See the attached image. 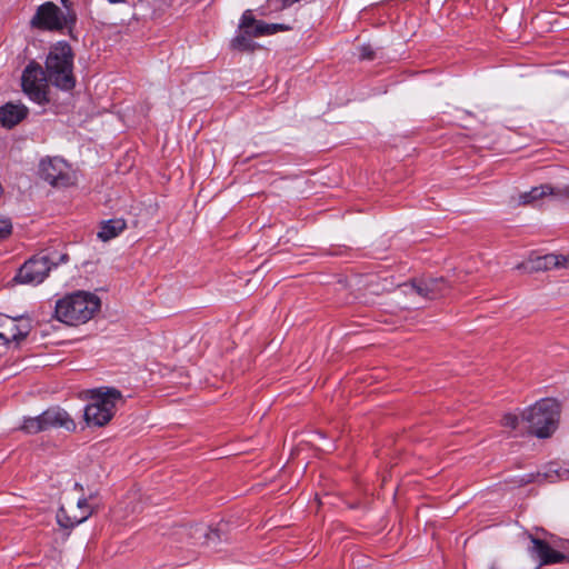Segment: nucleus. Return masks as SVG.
I'll return each instance as SVG.
<instances>
[{"mask_svg": "<svg viewBox=\"0 0 569 569\" xmlns=\"http://www.w3.org/2000/svg\"><path fill=\"white\" fill-rule=\"evenodd\" d=\"M12 232V222L10 219H0V242L6 240Z\"/></svg>", "mask_w": 569, "mask_h": 569, "instance_id": "nucleus-19", "label": "nucleus"}, {"mask_svg": "<svg viewBox=\"0 0 569 569\" xmlns=\"http://www.w3.org/2000/svg\"><path fill=\"white\" fill-rule=\"evenodd\" d=\"M100 308V299L90 292L77 291L56 302L54 316L66 325L78 326L89 321Z\"/></svg>", "mask_w": 569, "mask_h": 569, "instance_id": "nucleus-1", "label": "nucleus"}, {"mask_svg": "<svg viewBox=\"0 0 569 569\" xmlns=\"http://www.w3.org/2000/svg\"><path fill=\"white\" fill-rule=\"evenodd\" d=\"M560 408L553 399H541L522 412L529 432L538 438H548L557 429Z\"/></svg>", "mask_w": 569, "mask_h": 569, "instance_id": "nucleus-4", "label": "nucleus"}, {"mask_svg": "<svg viewBox=\"0 0 569 569\" xmlns=\"http://www.w3.org/2000/svg\"><path fill=\"white\" fill-rule=\"evenodd\" d=\"M557 196V190H555L549 184H542L539 187H533L530 191L523 192L519 196V203L521 204H533L538 200L542 199L546 196Z\"/></svg>", "mask_w": 569, "mask_h": 569, "instance_id": "nucleus-17", "label": "nucleus"}, {"mask_svg": "<svg viewBox=\"0 0 569 569\" xmlns=\"http://www.w3.org/2000/svg\"><path fill=\"white\" fill-rule=\"evenodd\" d=\"M226 523L223 520H221L219 523H218V527L216 528V536H219L220 537V533H224L226 532Z\"/></svg>", "mask_w": 569, "mask_h": 569, "instance_id": "nucleus-25", "label": "nucleus"}, {"mask_svg": "<svg viewBox=\"0 0 569 569\" xmlns=\"http://www.w3.org/2000/svg\"><path fill=\"white\" fill-rule=\"evenodd\" d=\"M92 513L87 499H79L77 502V510H67L64 507H60L57 511V523L61 529L71 530L76 526L86 521Z\"/></svg>", "mask_w": 569, "mask_h": 569, "instance_id": "nucleus-12", "label": "nucleus"}, {"mask_svg": "<svg viewBox=\"0 0 569 569\" xmlns=\"http://www.w3.org/2000/svg\"><path fill=\"white\" fill-rule=\"evenodd\" d=\"M531 552L536 555L541 563H559L566 559V556L555 549H552L547 542L532 538Z\"/></svg>", "mask_w": 569, "mask_h": 569, "instance_id": "nucleus-14", "label": "nucleus"}, {"mask_svg": "<svg viewBox=\"0 0 569 569\" xmlns=\"http://www.w3.org/2000/svg\"><path fill=\"white\" fill-rule=\"evenodd\" d=\"M46 72L57 88L71 90L74 87L73 53L69 43L60 41L51 47L46 60Z\"/></svg>", "mask_w": 569, "mask_h": 569, "instance_id": "nucleus-3", "label": "nucleus"}, {"mask_svg": "<svg viewBox=\"0 0 569 569\" xmlns=\"http://www.w3.org/2000/svg\"><path fill=\"white\" fill-rule=\"evenodd\" d=\"M111 4L124 3L127 0H107Z\"/></svg>", "mask_w": 569, "mask_h": 569, "instance_id": "nucleus-26", "label": "nucleus"}, {"mask_svg": "<svg viewBox=\"0 0 569 569\" xmlns=\"http://www.w3.org/2000/svg\"><path fill=\"white\" fill-rule=\"evenodd\" d=\"M66 260H67V254H61V256H60V261H61V262H63V261H66Z\"/></svg>", "mask_w": 569, "mask_h": 569, "instance_id": "nucleus-27", "label": "nucleus"}, {"mask_svg": "<svg viewBox=\"0 0 569 569\" xmlns=\"http://www.w3.org/2000/svg\"><path fill=\"white\" fill-rule=\"evenodd\" d=\"M126 227L127 223L122 218L109 219L101 223L98 238L102 241H109L119 236Z\"/></svg>", "mask_w": 569, "mask_h": 569, "instance_id": "nucleus-16", "label": "nucleus"}, {"mask_svg": "<svg viewBox=\"0 0 569 569\" xmlns=\"http://www.w3.org/2000/svg\"><path fill=\"white\" fill-rule=\"evenodd\" d=\"M53 428L72 431L76 429V423L66 410L51 407L37 417L24 418L19 429L28 435H36Z\"/></svg>", "mask_w": 569, "mask_h": 569, "instance_id": "nucleus-5", "label": "nucleus"}, {"mask_svg": "<svg viewBox=\"0 0 569 569\" xmlns=\"http://www.w3.org/2000/svg\"><path fill=\"white\" fill-rule=\"evenodd\" d=\"M90 402L84 408V420L89 426L102 427L114 416L124 398L113 387H99L90 390Z\"/></svg>", "mask_w": 569, "mask_h": 569, "instance_id": "nucleus-2", "label": "nucleus"}, {"mask_svg": "<svg viewBox=\"0 0 569 569\" xmlns=\"http://www.w3.org/2000/svg\"><path fill=\"white\" fill-rule=\"evenodd\" d=\"M31 330L29 319L23 317L13 318L0 313V343L9 345L16 342L17 345L23 340Z\"/></svg>", "mask_w": 569, "mask_h": 569, "instance_id": "nucleus-9", "label": "nucleus"}, {"mask_svg": "<svg viewBox=\"0 0 569 569\" xmlns=\"http://www.w3.org/2000/svg\"><path fill=\"white\" fill-rule=\"evenodd\" d=\"M401 288L402 292L409 297L418 296L425 299H436L447 291L448 286L442 278H439L405 283Z\"/></svg>", "mask_w": 569, "mask_h": 569, "instance_id": "nucleus-11", "label": "nucleus"}, {"mask_svg": "<svg viewBox=\"0 0 569 569\" xmlns=\"http://www.w3.org/2000/svg\"><path fill=\"white\" fill-rule=\"evenodd\" d=\"M567 262L568 259L566 257L551 253L545 256L530 257L526 261L517 264L516 269L527 273H531L547 271L555 268H562L567 266Z\"/></svg>", "mask_w": 569, "mask_h": 569, "instance_id": "nucleus-13", "label": "nucleus"}, {"mask_svg": "<svg viewBox=\"0 0 569 569\" xmlns=\"http://www.w3.org/2000/svg\"><path fill=\"white\" fill-rule=\"evenodd\" d=\"M557 197H567L569 198V183L561 188V189H557Z\"/></svg>", "mask_w": 569, "mask_h": 569, "instance_id": "nucleus-24", "label": "nucleus"}, {"mask_svg": "<svg viewBox=\"0 0 569 569\" xmlns=\"http://www.w3.org/2000/svg\"><path fill=\"white\" fill-rule=\"evenodd\" d=\"M284 28L281 24H269L263 21H257L252 29L248 30V37H262L268 34H273L279 30H283Z\"/></svg>", "mask_w": 569, "mask_h": 569, "instance_id": "nucleus-18", "label": "nucleus"}, {"mask_svg": "<svg viewBox=\"0 0 569 569\" xmlns=\"http://www.w3.org/2000/svg\"><path fill=\"white\" fill-rule=\"evenodd\" d=\"M568 472H569V469H568Z\"/></svg>", "mask_w": 569, "mask_h": 569, "instance_id": "nucleus-30", "label": "nucleus"}, {"mask_svg": "<svg viewBox=\"0 0 569 569\" xmlns=\"http://www.w3.org/2000/svg\"><path fill=\"white\" fill-rule=\"evenodd\" d=\"M257 20L253 18L251 11H246L241 18L240 28L247 34L249 29H252Z\"/></svg>", "mask_w": 569, "mask_h": 569, "instance_id": "nucleus-20", "label": "nucleus"}, {"mask_svg": "<svg viewBox=\"0 0 569 569\" xmlns=\"http://www.w3.org/2000/svg\"><path fill=\"white\" fill-rule=\"evenodd\" d=\"M48 76L37 62H30L23 70L21 82L24 93L34 102L42 104L48 101Z\"/></svg>", "mask_w": 569, "mask_h": 569, "instance_id": "nucleus-6", "label": "nucleus"}, {"mask_svg": "<svg viewBox=\"0 0 569 569\" xmlns=\"http://www.w3.org/2000/svg\"><path fill=\"white\" fill-rule=\"evenodd\" d=\"M48 254H37L26 261L14 277V281L22 284L37 286L49 274L56 266Z\"/></svg>", "mask_w": 569, "mask_h": 569, "instance_id": "nucleus-7", "label": "nucleus"}, {"mask_svg": "<svg viewBox=\"0 0 569 569\" xmlns=\"http://www.w3.org/2000/svg\"><path fill=\"white\" fill-rule=\"evenodd\" d=\"M68 0H61L62 4L67 6Z\"/></svg>", "mask_w": 569, "mask_h": 569, "instance_id": "nucleus-29", "label": "nucleus"}, {"mask_svg": "<svg viewBox=\"0 0 569 569\" xmlns=\"http://www.w3.org/2000/svg\"><path fill=\"white\" fill-rule=\"evenodd\" d=\"M64 24V16L53 2L41 4L31 19V26L41 30H61Z\"/></svg>", "mask_w": 569, "mask_h": 569, "instance_id": "nucleus-10", "label": "nucleus"}, {"mask_svg": "<svg viewBox=\"0 0 569 569\" xmlns=\"http://www.w3.org/2000/svg\"><path fill=\"white\" fill-rule=\"evenodd\" d=\"M247 34L243 32L242 36H238L233 40V46L238 49L246 50L250 48L249 40L247 39Z\"/></svg>", "mask_w": 569, "mask_h": 569, "instance_id": "nucleus-22", "label": "nucleus"}, {"mask_svg": "<svg viewBox=\"0 0 569 569\" xmlns=\"http://www.w3.org/2000/svg\"><path fill=\"white\" fill-rule=\"evenodd\" d=\"M40 177L52 187H68L72 183L69 164L60 157H47L39 163Z\"/></svg>", "mask_w": 569, "mask_h": 569, "instance_id": "nucleus-8", "label": "nucleus"}, {"mask_svg": "<svg viewBox=\"0 0 569 569\" xmlns=\"http://www.w3.org/2000/svg\"><path fill=\"white\" fill-rule=\"evenodd\" d=\"M28 109L20 103H7L0 107V123L3 127L12 128L26 118Z\"/></svg>", "mask_w": 569, "mask_h": 569, "instance_id": "nucleus-15", "label": "nucleus"}, {"mask_svg": "<svg viewBox=\"0 0 569 569\" xmlns=\"http://www.w3.org/2000/svg\"><path fill=\"white\" fill-rule=\"evenodd\" d=\"M488 569H497L496 563H491Z\"/></svg>", "mask_w": 569, "mask_h": 569, "instance_id": "nucleus-28", "label": "nucleus"}, {"mask_svg": "<svg viewBox=\"0 0 569 569\" xmlns=\"http://www.w3.org/2000/svg\"><path fill=\"white\" fill-rule=\"evenodd\" d=\"M519 419L516 415L512 413H506L501 419V425L505 428H509L511 430H515L518 426Z\"/></svg>", "mask_w": 569, "mask_h": 569, "instance_id": "nucleus-21", "label": "nucleus"}, {"mask_svg": "<svg viewBox=\"0 0 569 569\" xmlns=\"http://www.w3.org/2000/svg\"><path fill=\"white\" fill-rule=\"evenodd\" d=\"M360 58L368 60L373 58V51L371 50L370 46H362L360 48Z\"/></svg>", "mask_w": 569, "mask_h": 569, "instance_id": "nucleus-23", "label": "nucleus"}]
</instances>
